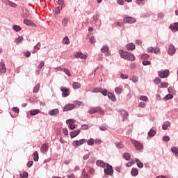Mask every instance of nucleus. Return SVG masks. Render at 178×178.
Segmentation results:
<instances>
[{
  "label": "nucleus",
  "instance_id": "nucleus-13",
  "mask_svg": "<svg viewBox=\"0 0 178 178\" xmlns=\"http://www.w3.org/2000/svg\"><path fill=\"white\" fill-rule=\"evenodd\" d=\"M97 166H99L100 168H105L106 166V163L104 162L102 160H97L96 161Z\"/></svg>",
  "mask_w": 178,
  "mask_h": 178
},
{
  "label": "nucleus",
  "instance_id": "nucleus-1",
  "mask_svg": "<svg viewBox=\"0 0 178 178\" xmlns=\"http://www.w3.org/2000/svg\"><path fill=\"white\" fill-rule=\"evenodd\" d=\"M119 53L121 58H123V59H127V60L131 61L136 60V56H134V54L130 52L120 50Z\"/></svg>",
  "mask_w": 178,
  "mask_h": 178
},
{
  "label": "nucleus",
  "instance_id": "nucleus-56",
  "mask_svg": "<svg viewBox=\"0 0 178 178\" xmlns=\"http://www.w3.org/2000/svg\"><path fill=\"white\" fill-rule=\"evenodd\" d=\"M169 140H170V138L168 136H165L163 137V140H164V141L168 142V141H169Z\"/></svg>",
  "mask_w": 178,
  "mask_h": 178
},
{
  "label": "nucleus",
  "instance_id": "nucleus-4",
  "mask_svg": "<svg viewBox=\"0 0 178 178\" xmlns=\"http://www.w3.org/2000/svg\"><path fill=\"white\" fill-rule=\"evenodd\" d=\"M86 143H87V140L81 139L80 140H74L72 143V145L74 147H80V145H83V144H86Z\"/></svg>",
  "mask_w": 178,
  "mask_h": 178
},
{
  "label": "nucleus",
  "instance_id": "nucleus-6",
  "mask_svg": "<svg viewBox=\"0 0 178 178\" xmlns=\"http://www.w3.org/2000/svg\"><path fill=\"white\" fill-rule=\"evenodd\" d=\"M159 76L161 77V79H166L169 76V70H165L163 71H159Z\"/></svg>",
  "mask_w": 178,
  "mask_h": 178
},
{
  "label": "nucleus",
  "instance_id": "nucleus-45",
  "mask_svg": "<svg viewBox=\"0 0 178 178\" xmlns=\"http://www.w3.org/2000/svg\"><path fill=\"white\" fill-rule=\"evenodd\" d=\"M13 29L15 31H20L22 30V28L19 26H17V25H15L13 26Z\"/></svg>",
  "mask_w": 178,
  "mask_h": 178
},
{
  "label": "nucleus",
  "instance_id": "nucleus-9",
  "mask_svg": "<svg viewBox=\"0 0 178 178\" xmlns=\"http://www.w3.org/2000/svg\"><path fill=\"white\" fill-rule=\"evenodd\" d=\"M176 52V49L175 48V46L173 44H170L168 48V54L169 55H173Z\"/></svg>",
  "mask_w": 178,
  "mask_h": 178
},
{
  "label": "nucleus",
  "instance_id": "nucleus-54",
  "mask_svg": "<svg viewBox=\"0 0 178 178\" xmlns=\"http://www.w3.org/2000/svg\"><path fill=\"white\" fill-rule=\"evenodd\" d=\"M44 61H41L39 65L38 66V69H42L44 67Z\"/></svg>",
  "mask_w": 178,
  "mask_h": 178
},
{
  "label": "nucleus",
  "instance_id": "nucleus-28",
  "mask_svg": "<svg viewBox=\"0 0 178 178\" xmlns=\"http://www.w3.org/2000/svg\"><path fill=\"white\" fill-rule=\"evenodd\" d=\"M131 174L132 176H137L138 175V170L137 168H132Z\"/></svg>",
  "mask_w": 178,
  "mask_h": 178
},
{
  "label": "nucleus",
  "instance_id": "nucleus-44",
  "mask_svg": "<svg viewBox=\"0 0 178 178\" xmlns=\"http://www.w3.org/2000/svg\"><path fill=\"white\" fill-rule=\"evenodd\" d=\"M87 144H88V145H94V139L90 138V140H88L87 141Z\"/></svg>",
  "mask_w": 178,
  "mask_h": 178
},
{
  "label": "nucleus",
  "instance_id": "nucleus-2",
  "mask_svg": "<svg viewBox=\"0 0 178 178\" xmlns=\"http://www.w3.org/2000/svg\"><path fill=\"white\" fill-rule=\"evenodd\" d=\"M104 173L105 175H107V176L113 175V168H112V165H109L108 163H106V168H104Z\"/></svg>",
  "mask_w": 178,
  "mask_h": 178
},
{
  "label": "nucleus",
  "instance_id": "nucleus-51",
  "mask_svg": "<svg viewBox=\"0 0 178 178\" xmlns=\"http://www.w3.org/2000/svg\"><path fill=\"white\" fill-rule=\"evenodd\" d=\"M88 127H89L88 124H86L81 126L82 130H88Z\"/></svg>",
  "mask_w": 178,
  "mask_h": 178
},
{
  "label": "nucleus",
  "instance_id": "nucleus-20",
  "mask_svg": "<svg viewBox=\"0 0 178 178\" xmlns=\"http://www.w3.org/2000/svg\"><path fill=\"white\" fill-rule=\"evenodd\" d=\"M108 97L109 98V99H111V101H113V102H115L116 97H115V95H113V93L108 92Z\"/></svg>",
  "mask_w": 178,
  "mask_h": 178
},
{
  "label": "nucleus",
  "instance_id": "nucleus-14",
  "mask_svg": "<svg viewBox=\"0 0 178 178\" xmlns=\"http://www.w3.org/2000/svg\"><path fill=\"white\" fill-rule=\"evenodd\" d=\"M58 113H59L58 108H55V109H53V110L49 111V115H50V116H55V115H58Z\"/></svg>",
  "mask_w": 178,
  "mask_h": 178
},
{
  "label": "nucleus",
  "instance_id": "nucleus-60",
  "mask_svg": "<svg viewBox=\"0 0 178 178\" xmlns=\"http://www.w3.org/2000/svg\"><path fill=\"white\" fill-rule=\"evenodd\" d=\"M89 172L90 173V175H94L95 173V170L92 168H90L89 169Z\"/></svg>",
  "mask_w": 178,
  "mask_h": 178
},
{
  "label": "nucleus",
  "instance_id": "nucleus-55",
  "mask_svg": "<svg viewBox=\"0 0 178 178\" xmlns=\"http://www.w3.org/2000/svg\"><path fill=\"white\" fill-rule=\"evenodd\" d=\"M134 165V161H129L127 163V168H130L131 165Z\"/></svg>",
  "mask_w": 178,
  "mask_h": 178
},
{
  "label": "nucleus",
  "instance_id": "nucleus-63",
  "mask_svg": "<svg viewBox=\"0 0 178 178\" xmlns=\"http://www.w3.org/2000/svg\"><path fill=\"white\" fill-rule=\"evenodd\" d=\"M13 112H15V113H19V108H17V107H14V108H13Z\"/></svg>",
  "mask_w": 178,
  "mask_h": 178
},
{
  "label": "nucleus",
  "instance_id": "nucleus-64",
  "mask_svg": "<svg viewBox=\"0 0 178 178\" xmlns=\"http://www.w3.org/2000/svg\"><path fill=\"white\" fill-rule=\"evenodd\" d=\"M33 161H29L27 163V167L31 168V166H33Z\"/></svg>",
  "mask_w": 178,
  "mask_h": 178
},
{
  "label": "nucleus",
  "instance_id": "nucleus-53",
  "mask_svg": "<svg viewBox=\"0 0 178 178\" xmlns=\"http://www.w3.org/2000/svg\"><path fill=\"white\" fill-rule=\"evenodd\" d=\"M161 81H162V80H161L160 78H156L154 80L155 84H159L161 83Z\"/></svg>",
  "mask_w": 178,
  "mask_h": 178
},
{
  "label": "nucleus",
  "instance_id": "nucleus-23",
  "mask_svg": "<svg viewBox=\"0 0 178 178\" xmlns=\"http://www.w3.org/2000/svg\"><path fill=\"white\" fill-rule=\"evenodd\" d=\"M115 91L117 94H122V91H123V86H120L118 87H116Z\"/></svg>",
  "mask_w": 178,
  "mask_h": 178
},
{
  "label": "nucleus",
  "instance_id": "nucleus-24",
  "mask_svg": "<svg viewBox=\"0 0 178 178\" xmlns=\"http://www.w3.org/2000/svg\"><path fill=\"white\" fill-rule=\"evenodd\" d=\"M121 113V116H122L123 119H127V116H129V113H127V111L122 110L120 111Z\"/></svg>",
  "mask_w": 178,
  "mask_h": 178
},
{
  "label": "nucleus",
  "instance_id": "nucleus-11",
  "mask_svg": "<svg viewBox=\"0 0 178 178\" xmlns=\"http://www.w3.org/2000/svg\"><path fill=\"white\" fill-rule=\"evenodd\" d=\"M172 31H178V22H175L169 26Z\"/></svg>",
  "mask_w": 178,
  "mask_h": 178
},
{
  "label": "nucleus",
  "instance_id": "nucleus-21",
  "mask_svg": "<svg viewBox=\"0 0 178 178\" xmlns=\"http://www.w3.org/2000/svg\"><path fill=\"white\" fill-rule=\"evenodd\" d=\"M72 87L74 90H78V88H80V87H81V84L79 82H74L72 83Z\"/></svg>",
  "mask_w": 178,
  "mask_h": 178
},
{
  "label": "nucleus",
  "instance_id": "nucleus-12",
  "mask_svg": "<svg viewBox=\"0 0 178 178\" xmlns=\"http://www.w3.org/2000/svg\"><path fill=\"white\" fill-rule=\"evenodd\" d=\"M24 24H26V26H33L34 27H35L37 25L33 22L30 19H25L24 20Z\"/></svg>",
  "mask_w": 178,
  "mask_h": 178
},
{
  "label": "nucleus",
  "instance_id": "nucleus-37",
  "mask_svg": "<svg viewBox=\"0 0 178 178\" xmlns=\"http://www.w3.org/2000/svg\"><path fill=\"white\" fill-rule=\"evenodd\" d=\"M67 124H68L69 127L72 126V124H74V120H67L66 121Z\"/></svg>",
  "mask_w": 178,
  "mask_h": 178
},
{
  "label": "nucleus",
  "instance_id": "nucleus-17",
  "mask_svg": "<svg viewBox=\"0 0 178 178\" xmlns=\"http://www.w3.org/2000/svg\"><path fill=\"white\" fill-rule=\"evenodd\" d=\"M127 49H128V51H134V49H136V45L133 43H129L127 44Z\"/></svg>",
  "mask_w": 178,
  "mask_h": 178
},
{
  "label": "nucleus",
  "instance_id": "nucleus-36",
  "mask_svg": "<svg viewBox=\"0 0 178 178\" xmlns=\"http://www.w3.org/2000/svg\"><path fill=\"white\" fill-rule=\"evenodd\" d=\"M20 178H27L29 177V173L27 172H24L22 174L19 175Z\"/></svg>",
  "mask_w": 178,
  "mask_h": 178
},
{
  "label": "nucleus",
  "instance_id": "nucleus-42",
  "mask_svg": "<svg viewBox=\"0 0 178 178\" xmlns=\"http://www.w3.org/2000/svg\"><path fill=\"white\" fill-rule=\"evenodd\" d=\"M117 148H124V145H122V142L115 143Z\"/></svg>",
  "mask_w": 178,
  "mask_h": 178
},
{
  "label": "nucleus",
  "instance_id": "nucleus-50",
  "mask_svg": "<svg viewBox=\"0 0 178 178\" xmlns=\"http://www.w3.org/2000/svg\"><path fill=\"white\" fill-rule=\"evenodd\" d=\"M8 3L10 6H12V8H16V4H15V3H13L10 1H8Z\"/></svg>",
  "mask_w": 178,
  "mask_h": 178
},
{
  "label": "nucleus",
  "instance_id": "nucleus-58",
  "mask_svg": "<svg viewBox=\"0 0 178 178\" xmlns=\"http://www.w3.org/2000/svg\"><path fill=\"white\" fill-rule=\"evenodd\" d=\"M154 47H148L147 48V52L152 54L154 52Z\"/></svg>",
  "mask_w": 178,
  "mask_h": 178
},
{
  "label": "nucleus",
  "instance_id": "nucleus-15",
  "mask_svg": "<svg viewBox=\"0 0 178 178\" xmlns=\"http://www.w3.org/2000/svg\"><path fill=\"white\" fill-rule=\"evenodd\" d=\"M0 73H6V67H5V63L3 62L0 63Z\"/></svg>",
  "mask_w": 178,
  "mask_h": 178
},
{
  "label": "nucleus",
  "instance_id": "nucleus-38",
  "mask_svg": "<svg viewBox=\"0 0 178 178\" xmlns=\"http://www.w3.org/2000/svg\"><path fill=\"white\" fill-rule=\"evenodd\" d=\"M63 44H69L70 42V40H69V38L67 36H65L63 40Z\"/></svg>",
  "mask_w": 178,
  "mask_h": 178
},
{
  "label": "nucleus",
  "instance_id": "nucleus-31",
  "mask_svg": "<svg viewBox=\"0 0 178 178\" xmlns=\"http://www.w3.org/2000/svg\"><path fill=\"white\" fill-rule=\"evenodd\" d=\"M155 134H156V131H155V130H154V129H151L148 132V136H149V137H154V136H155Z\"/></svg>",
  "mask_w": 178,
  "mask_h": 178
},
{
  "label": "nucleus",
  "instance_id": "nucleus-47",
  "mask_svg": "<svg viewBox=\"0 0 178 178\" xmlns=\"http://www.w3.org/2000/svg\"><path fill=\"white\" fill-rule=\"evenodd\" d=\"M100 92H101L103 95H104V96L108 95V90H107L106 89H105V90L101 89V90H100Z\"/></svg>",
  "mask_w": 178,
  "mask_h": 178
},
{
  "label": "nucleus",
  "instance_id": "nucleus-33",
  "mask_svg": "<svg viewBox=\"0 0 178 178\" xmlns=\"http://www.w3.org/2000/svg\"><path fill=\"white\" fill-rule=\"evenodd\" d=\"M168 127H170V122H166L162 127L163 130H168Z\"/></svg>",
  "mask_w": 178,
  "mask_h": 178
},
{
  "label": "nucleus",
  "instance_id": "nucleus-43",
  "mask_svg": "<svg viewBox=\"0 0 178 178\" xmlns=\"http://www.w3.org/2000/svg\"><path fill=\"white\" fill-rule=\"evenodd\" d=\"M169 86V83H166V82H163L161 83V88H168Z\"/></svg>",
  "mask_w": 178,
  "mask_h": 178
},
{
  "label": "nucleus",
  "instance_id": "nucleus-26",
  "mask_svg": "<svg viewBox=\"0 0 178 178\" xmlns=\"http://www.w3.org/2000/svg\"><path fill=\"white\" fill-rule=\"evenodd\" d=\"M171 152L175 154V156H178V148L177 147H172Z\"/></svg>",
  "mask_w": 178,
  "mask_h": 178
},
{
  "label": "nucleus",
  "instance_id": "nucleus-29",
  "mask_svg": "<svg viewBox=\"0 0 178 178\" xmlns=\"http://www.w3.org/2000/svg\"><path fill=\"white\" fill-rule=\"evenodd\" d=\"M33 161L35 162H38V152H35L33 153Z\"/></svg>",
  "mask_w": 178,
  "mask_h": 178
},
{
  "label": "nucleus",
  "instance_id": "nucleus-52",
  "mask_svg": "<svg viewBox=\"0 0 178 178\" xmlns=\"http://www.w3.org/2000/svg\"><path fill=\"white\" fill-rule=\"evenodd\" d=\"M100 130H102V131H105L106 130H108V127L106 126H102L99 127Z\"/></svg>",
  "mask_w": 178,
  "mask_h": 178
},
{
  "label": "nucleus",
  "instance_id": "nucleus-18",
  "mask_svg": "<svg viewBox=\"0 0 178 178\" xmlns=\"http://www.w3.org/2000/svg\"><path fill=\"white\" fill-rule=\"evenodd\" d=\"M80 134V130H76L74 131L70 132V137L71 138H74L76 136H79Z\"/></svg>",
  "mask_w": 178,
  "mask_h": 178
},
{
  "label": "nucleus",
  "instance_id": "nucleus-49",
  "mask_svg": "<svg viewBox=\"0 0 178 178\" xmlns=\"http://www.w3.org/2000/svg\"><path fill=\"white\" fill-rule=\"evenodd\" d=\"M143 65L144 66H148V65H151V61H148V60L143 61Z\"/></svg>",
  "mask_w": 178,
  "mask_h": 178
},
{
  "label": "nucleus",
  "instance_id": "nucleus-10",
  "mask_svg": "<svg viewBox=\"0 0 178 178\" xmlns=\"http://www.w3.org/2000/svg\"><path fill=\"white\" fill-rule=\"evenodd\" d=\"M49 148V145H48V143H44L40 148V151L43 154H45V152L48 151Z\"/></svg>",
  "mask_w": 178,
  "mask_h": 178
},
{
  "label": "nucleus",
  "instance_id": "nucleus-8",
  "mask_svg": "<svg viewBox=\"0 0 178 178\" xmlns=\"http://www.w3.org/2000/svg\"><path fill=\"white\" fill-rule=\"evenodd\" d=\"M60 91H62L63 97H69V89L66 88L65 87L61 86Z\"/></svg>",
  "mask_w": 178,
  "mask_h": 178
},
{
  "label": "nucleus",
  "instance_id": "nucleus-35",
  "mask_svg": "<svg viewBox=\"0 0 178 178\" xmlns=\"http://www.w3.org/2000/svg\"><path fill=\"white\" fill-rule=\"evenodd\" d=\"M109 51V47L106 45L103 46V47L101 49V51L104 53V52H108Z\"/></svg>",
  "mask_w": 178,
  "mask_h": 178
},
{
  "label": "nucleus",
  "instance_id": "nucleus-16",
  "mask_svg": "<svg viewBox=\"0 0 178 178\" xmlns=\"http://www.w3.org/2000/svg\"><path fill=\"white\" fill-rule=\"evenodd\" d=\"M75 58H80L81 59H87V55L83 54L81 52H79L75 55Z\"/></svg>",
  "mask_w": 178,
  "mask_h": 178
},
{
  "label": "nucleus",
  "instance_id": "nucleus-5",
  "mask_svg": "<svg viewBox=\"0 0 178 178\" xmlns=\"http://www.w3.org/2000/svg\"><path fill=\"white\" fill-rule=\"evenodd\" d=\"M136 22H137V20L133 17H124V23H129V24H131L133 23H136Z\"/></svg>",
  "mask_w": 178,
  "mask_h": 178
},
{
  "label": "nucleus",
  "instance_id": "nucleus-34",
  "mask_svg": "<svg viewBox=\"0 0 178 178\" xmlns=\"http://www.w3.org/2000/svg\"><path fill=\"white\" fill-rule=\"evenodd\" d=\"M149 58V55L148 54H142L140 56V59H142L143 60H147V59H148Z\"/></svg>",
  "mask_w": 178,
  "mask_h": 178
},
{
  "label": "nucleus",
  "instance_id": "nucleus-46",
  "mask_svg": "<svg viewBox=\"0 0 178 178\" xmlns=\"http://www.w3.org/2000/svg\"><path fill=\"white\" fill-rule=\"evenodd\" d=\"M172 98H173V95L168 94L165 97L164 99H165L166 101H168V99H172Z\"/></svg>",
  "mask_w": 178,
  "mask_h": 178
},
{
  "label": "nucleus",
  "instance_id": "nucleus-48",
  "mask_svg": "<svg viewBox=\"0 0 178 178\" xmlns=\"http://www.w3.org/2000/svg\"><path fill=\"white\" fill-rule=\"evenodd\" d=\"M82 176H84L85 178H88V174H87V171H86V169L83 170Z\"/></svg>",
  "mask_w": 178,
  "mask_h": 178
},
{
  "label": "nucleus",
  "instance_id": "nucleus-30",
  "mask_svg": "<svg viewBox=\"0 0 178 178\" xmlns=\"http://www.w3.org/2000/svg\"><path fill=\"white\" fill-rule=\"evenodd\" d=\"M67 22H69V18H64L63 20H62V25L64 26V27H66L67 26Z\"/></svg>",
  "mask_w": 178,
  "mask_h": 178
},
{
  "label": "nucleus",
  "instance_id": "nucleus-59",
  "mask_svg": "<svg viewBox=\"0 0 178 178\" xmlns=\"http://www.w3.org/2000/svg\"><path fill=\"white\" fill-rule=\"evenodd\" d=\"M132 81H134V83H137V81H138V76H133L132 77Z\"/></svg>",
  "mask_w": 178,
  "mask_h": 178
},
{
  "label": "nucleus",
  "instance_id": "nucleus-22",
  "mask_svg": "<svg viewBox=\"0 0 178 178\" xmlns=\"http://www.w3.org/2000/svg\"><path fill=\"white\" fill-rule=\"evenodd\" d=\"M135 161L136 162L138 168H140L141 169L144 167V164L138 159H136Z\"/></svg>",
  "mask_w": 178,
  "mask_h": 178
},
{
  "label": "nucleus",
  "instance_id": "nucleus-61",
  "mask_svg": "<svg viewBox=\"0 0 178 178\" xmlns=\"http://www.w3.org/2000/svg\"><path fill=\"white\" fill-rule=\"evenodd\" d=\"M90 158V154H86L83 156V160L87 161Z\"/></svg>",
  "mask_w": 178,
  "mask_h": 178
},
{
  "label": "nucleus",
  "instance_id": "nucleus-19",
  "mask_svg": "<svg viewBox=\"0 0 178 178\" xmlns=\"http://www.w3.org/2000/svg\"><path fill=\"white\" fill-rule=\"evenodd\" d=\"M134 145L136 148V149H143V145H141V143L137 142V141H135L134 143Z\"/></svg>",
  "mask_w": 178,
  "mask_h": 178
},
{
  "label": "nucleus",
  "instance_id": "nucleus-27",
  "mask_svg": "<svg viewBox=\"0 0 178 178\" xmlns=\"http://www.w3.org/2000/svg\"><path fill=\"white\" fill-rule=\"evenodd\" d=\"M38 113H40V110L39 109H35V110H32L30 111V114L32 116H35V115H38Z\"/></svg>",
  "mask_w": 178,
  "mask_h": 178
},
{
  "label": "nucleus",
  "instance_id": "nucleus-39",
  "mask_svg": "<svg viewBox=\"0 0 178 178\" xmlns=\"http://www.w3.org/2000/svg\"><path fill=\"white\" fill-rule=\"evenodd\" d=\"M16 44H20L23 41V37L19 36L18 38L15 39Z\"/></svg>",
  "mask_w": 178,
  "mask_h": 178
},
{
  "label": "nucleus",
  "instance_id": "nucleus-41",
  "mask_svg": "<svg viewBox=\"0 0 178 178\" xmlns=\"http://www.w3.org/2000/svg\"><path fill=\"white\" fill-rule=\"evenodd\" d=\"M63 72H64V73H65V74L67 76H69L70 77V76H72V73H70V71L69 70L64 68Z\"/></svg>",
  "mask_w": 178,
  "mask_h": 178
},
{
  "label": "nucleus",
  "instance_id": "nucleus-7",
  "mask_svg": "<svg viewBox=\"0 0 178 178\" xmlns=\"http://www.w3.org/2000/svg\"><path fill=\"white\" fill-rule=\"evenodd\" d=\"M76 108V105L73 104H67L63 108V112H68V111H72V109H74Z\"/></svg>",
  "mask_w": 178,
  "mask_h": 178
},
{
  "label": "nucleus",
  "instance_id": "nucleus-40",
  "mask_svg": "<svg viewBox=\"0 0 178 178\" xmlns=\"http://www.w3.org/2000/svg\"><path fill=\"white\" fill-rule=\"evenodd\" d=\"M140 101H144L145 102H148L149 99L147 96H140Z\"/></svg>",
  "mask_w": 178,
  "mask_h": 178
},
{
  "label": "nucleus",
  "instance_id": "nucleus-25",
  "mask_svg": "<svg viewBox=\"0 0 178 178\" xmlns=\"http://www.w3.org/2000/svg\"><path fill=\"white\" fill-rule=\"evenodd\" d=\"M40 87H41V85H40V83H38V84L33 88V92H34V94H37V92H38V91H40Z\"/></svg>",
  "mask_w": 178,
  "mask_h": 178
},
{
  "label": "nucleus",
  "instance_id": "nucleus-62",
  "mask_svg": "<svg viewBox=\"0 0 178 178\" xmlns=\"http://www.w3.org/2000/svg\"><path fill=\"white\" fill-rule=\"evenodd\" d=\"M120 77H121V79H129V75H124V74H120Z\"/></svg>",
  "mask_w": 178,
  "mask_h": 178
},
{
  "label": "nucleus",
  "instance_id": "nucleus-32",
  "mask_svg": "<svg viewBox=\"0 0 178 178\" xmlns=\"http://www.w3.org/2000/svg\"><path fill=\"white\" fill-rule=\"evenodd\" d=\"M124 159H126V161H130L131 156H130V154L129 153H124L123 155Z\"/></svg>",
  "mask_w": 178,
  "mask_h": 178
},
{
  "label": "nucleus",
  "instance_id": "nucleus-3",
  "mask_svg": "<svg viewBox=\"0 0 178 178\" xmlns=\"http://www.w3.org/2000/svg\"><path fill=\"white\" fill-rule=\"evenodd\" d=\"M99 113V115H104V111L99 107L92 108L88 111V113L92 115V113Z\"/></svg>",
  "mask_w": 178,
  "mask_h": 178
},
{
  "label": "nucleus",
  "instance_id": "nucleus-57",
  "mask_svg": "<svg viewBox=\"0 0 178 178\" xmlns=\"http://www.w3.org/2000/svg\"><path fill=\"white\" fill-rule=\"evenodd\" d=\"M138 106H140V108H145V104L141 102L138 104Z\"/></svg>",
  "mask_w": 178,
  "mask_h": 178
}]
</instances>
